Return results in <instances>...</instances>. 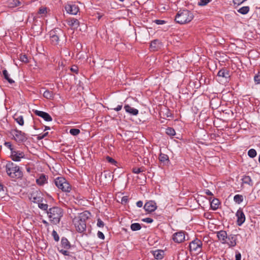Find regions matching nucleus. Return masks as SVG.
I'll use <instances>...</instances> for the list:
<instances>
[{
    "instance_id": "obj_42",
    "label": "nucleus",
    "mask_w": 260,
    "mask_h": 260,
    "mask_svg": "<svg viewBox=\"0 0 260 260\" xmlns=\"http://www.w3.org/2000/svg\"><path fill=\"white\" fill-rule=\"evenodd\" d=\"M144 171V168H133L132 169V172L135 174H139Z\"/></svg>"
},
{
    "instance_id": "obj_49",
    "label": "nucleus",
    "mask_w": 260,
    "mask_h": 260,
    "mask_svg": "<svg viewBox=\"0 0 260 260\" xmlns=\"http://www.w3.org/2000/svg\"><path fill=\"white\" fill-rule=\"evenodd\" d=\"M48 135V132L45 133L44 134H43L42 135L40 134L38 136L37 139L38 140H41L44 139V138H45L46 137H47Z\"/></svg>"
},
{
    "instance_id": "obj_13",
    "label": "nucleus",
    "mask_w": 260,
    "mask_h": 260,
    "mask_svg": "<svg viewBox=\"0 0 260 260\" xmlns=\"http://www.w3.org/2000/svg\"><path fill=\"white\" fill-rule=\"evenodd\" d=\"M33 112L36 115L42 118L46 121L49 122L52 120L51 116L47 112L38 110H34Z\"/></svg>"
},
{
    "instance_id": "obj_43",
    "label": "nucleus",
    "mask_w": 260,
    "mask_h": 260,
    "mask_svg": "<svg viewBox=\"0 0 260 260\" xmlns=\"http://www.w3.org/2000/svg\"><path fill=\"white\" fill-rule=\"evenodd\" d=\"M57 250L59 253L62 254L63 255H65V256L70 255V252L67 250H64L63 249H59V248H57Z\"/></svg>"
},
{
    "instance_id": "obj_61",
    "label": "nucleus",
    "mask_w": 260,
    "mask_h": 260,
    "mask_svg": "<svg viewBox=\"0 0 260 260\" xmlns=\"http://www.w3.org/2000/svg\"><path fill=\"white\" fill-rule=\"evenodd\" d=\"M4 186L1 182H0V191L4 190Z\"/></svg>"
},
{
    "instance_id": "obj_26",
    "label": "nucleus",
    "mask_w": 260,
    "mask_h": 260,
    "mask_svg": "<svg viewBox=\"0 0 260 260\" xmlns=\"http://www.w3.org/2000/svg\"><path fill=\"white\" fill-rule=\"evenodd\" d=\"M21 3L19 0H8L7 4L8 7L11 8H14L21 5Z\"/></svg>"
},
{
    "instance_id": "obj_50",
    "label": "nucleus",
    "mask_w": 260,
    "mask_h": 260,
    "mask_svg": "<svg viewBox=\"0 0 260 260\" xmlns=\"http://www.w3.org/2000/svg\"><path fill=\"white\" fill-rule=\"evenodd\" d=\"M142 221L148 223H151L153 221V220L151 218L147 217L145 218H143Z\"/></svg>"
},
{
    "instance_id": "obj_22",
    "label": "nucleus",
    "mask_w": 260,
    "mask_h": 260,
    "mask_svg": "<svg viewBox=\"0 0 260 260\" xmlns=\"http://www.w3.org/2000/svg\"><path fill=\"white\" fill-rule=\"evenodd\" d=\"M217 76L218 77L228 79L230 77V71L225 68H222L218 71Z\"/></svg>"
},
{
    "instance_id": "obj_20",
    "label": "nucleus",
    "mask_w": 260,
    "mask_h": 260,
    "mask_svg": "<svg viewBox=\"0 0 260 260\" xmlns=\"http://www.w3.org/2000/svg\"><path fill=\"white\" fill-rule=\"evenodd\" d=\"M90 215V213L89 212L87 211H85L79 214L77 217L75 218L79 220V221H82L83 222H86V221L89 218Z\"/></svg>"
},
{
    "instance_id": "obj_47",
    "label": "nucleus",
    "mask_w": 260,
    "mask_h": 260,
    "mask_svg": "<svg viewBox=\"0 0 260 260\" xmlns=\"http://www.w3.org/2000/svg\"><path fill=\"white\" fill-rule=\"evenodd\" d=\"M211 1L212 0H199L198 5L202 6H205Z\"/></svg>"
},
{
    "instance_id": "obj_15",
    "label": "nucleus",
    "mask_w": 260,
    "mask_h": 260,
    "mask_svg": "<svg viewBox=\"0 0 260 260\" xmlns=\"http://www.w3.org/2000/svg\"><path fill=\"white\" fill-rule=\"evenodd\" d=\"M173 241L177 243H180L185 240V232L180 231L176 232L173 235Z\"/></svg>"
},
{
    "instance_id": "obj_3",
    "label": "nucleus",
    "mask_w": 260,
    "mask_h": 260,
    "mask_svg": "<svg viewBox=\"0 0 260 260\" xmlns=\"http://www.w3.org/2000/svg\"><path fill=\"white\" fill-rule=\"evenodd\" d=\"M193 13L187 9L180 10L176 14L175 20L179 24H184L190 22L193 18Z\"/></svg>"
},
{
    "instance_id": "obj_52",
    "label": "nucleus",
    "mask_w": 260,
    "mask_h": 260,
    "mask_svg": "<svg viewBox=\"0 0 260 260\" xmlns=\"http://www.w3.org/2000/svg\"><path fill=\"white\" fill-rule=\"evenodd\" d=\"M154 22H155L156 24L161 25L165 24L166 21L163 20L156 19L154 20Z\"/></svg>"
},
{
    "instance_id": "obj_34",
    "label": "nucleus",
    "mask_w": 260,
    "mask_h": 260,
    "mask_svg": "<svg viewBox=\"0 0 260 260\" xmlns=\"http://www.w3.org/2000/svg\"><path fill=\"white\" fill-rule=\"evenodd\" d=\"M234 201L236 203L240 204L243 201V196L241 194H236L234 197Z\"/></svg>"
},
{
    "instance_id": "obj_53",
    "label": "nucleus",
    "mask_w": 260,
    "mask_h": 260,
    "mask_svg": "<svg viewBox=\"0 0 260 260\" xmlns=\"http://www.w3.org/2000/svg\"><path fill=\"white\" fill-rule=\"evenodd\" d=\"M246 0H233V3L235 5H240Z\"/></svg>"
},
{
    "instance_id": "obj_31",
    "label": "nucleus",
    "mask_w": 260,
    "mask_h": 260,
    "mask_svg": "<svg viewBox=\"0 0 260 260\" xmlns=\"http://www.w3.org/2000/svg\"><path fill=\"white\" fill-rule=\"evenodd\" d=\"M242 180V183L244 184H247L250 186L253 185V183H252L251 178L249 176L244 175L243 177Z\"/></svg>"
},
{
    "instance_id": "obj_6",
    "label": "nucleus",
    "mask_w": 260,
    "mask_h": 260,
    "mask_svg": "<svg viewBox=\"0 0 260 260\" xmlns=\"http://www.w3.org/2000/svg\"><path fill=\"white\" fill-rule=\"evenodd\" d=\"M10 134L13 136L15 141L18 143H24L27 140L26 134L17 129L11 130Z\"/></svg>"
},
{
    "instance_id": "obj_45",
    "label": "nucleus",
    "mask_w": 260,
    "mask_h": 260,
    "mask_svg": "<svg viewBox=\"0 0 260 260\" xmlns=\"http://www.w3.org/2000/svg\"><path fill=\"white\" fill-rule=\"evenodd\" d=\"M254 80L256 84H260V72L254 76Z\"/></svg>"
},
{
    "instance_id": "obj_16",
    "label": "nucleus",
    "mask_w": 260,
    "mask_h": 260,
    "mask_svg": "<svg viewBox=\"0 0 260 260\" xmlns=\"http://www.w3.org/2000/svg\"><path fill=\"white\" fill-rule=\"evenodd\" d=\"M239 235L230 234L228 235L226 244L230 247H235L237 245V237Z\"/></svg>"
},
{
    "instance_id": "obj_7",
    "label": "nucleus",
    "mask_w": 260,
    "mask_h": 260,
    "mask_svg": "<svg viewBox=\"0 0 260 260\" xmlns=\"http://www.w3.org/2000/svg\"><path fill=\"white\" fill-rule=\"evenodd\" d=\"M202 241L198 238H196L190 242L189 245V250L190 251H194L198 254L202 251Z\"/></svg>"
},
{
    "instance_id": "obj_64",
    "label": "nucleus",
    "mask_w": 260,
    "mask_h": 260,
    "mask_svg": "<svg viewBox=\"0 0 260 260\" xmlns=\"http://www.w3.org/2000/svg\"><path fill=\"white\" fill-rule=\"evenodd\" d=\"M26 170H27V171L29 172L30 171V168H27Z\"/></svg>"
},
{
    "instance_id": "obj_59",
    "label": "nucleus",
    "mask_w": 260,
    "mask_h": 260,
    "mask_svg": "<svg viewBox=\"0 0 260 260\" xmlns=\"http://www.w3.org/2000/svg\"><path fill=\"white\" fill-rule=\"evenodd\" d=\"M122 108V105H119L117 106V107L113 109V110H115L116 111H119L121 110Z\"/></svg>"
},
{
    "instance_id": "obj_21",
    "label": "nucleus",
    "mask_w": 260,
    "mask_h": 260,
    "mask_svg": "<svg viewBox=\"0 0 260 260\" xmlns=\"http://www.w3.org/2000/svg\"><path fill=\"white\" fill-rule=\"evenodd\" d=\"M67 23L69 25L73 27V28H77L80 25L79 20L74 18H69L67 20Z\"/></svg>"
},
{
    "instance_id": "obj_51",
    "label": "nucleus",
    "mask_w": 260,
    "mask_h": 260,
    "mask_svg": "<svg viewBox=\"0 0 260 260\" xmlns=\"http://www.w3.org/2000/svg\"><path fill=\"white\" fill-rule=\"evenodd\" d=\"M105 224L104 222L100 218L98 219L97 221V226L98 227H103L104 226Z\"/></svg>"
},
{
    "instance_id": "obj_36",
    "label": "nucleus",
    "mask_w": 260,
    "mask_h": 260,
    "mask_svg": "<svg viewBox=\"0 0 260 260\" xmlns=\"http://www.w3.org/2000/svg\"><path fill=\"white\" fill-rule=\"evenodd\" d=\"M166 133L170 136H174L176 134L175 129L172 127H168L166 128Z\"/></svg>"
},
{
    "instance_id": "obj_62",
    "label": "nucleus",
    "mask_w": 260,
    "mask_h": 260,
    "mask_svg": "<svg viewBox=\"0 0 260 260\" xmlns=\"http://www.w3.org/2000/svg\"><path fill=\"white\" fill-rule=\"evenodd\" d=\"M42 222H43L44 224H45V225H46V226H47V225H49V223H48L47 221H46V220H43L42 221Z\"/></svg>"
},
{
    "instance_id": "obj_4",
    "label": "nucleus",
    "mask_w": 260,
    "mask_h": 260,
    "mask_svg": "<svg viewBox=\"0 0 260 260\" xmlns=\"http://www.w3.org/2000/svg\"><path fill=\"white\" fill-rule=\"evenodd\" d=\"M55 185L62 191L70 192L71 186L64 177H58L54 180Z\"/></svg>"
},
{
    "instance_id": "obj_17",
    "label": "nucleus",
    "mask_w": 260,
    "mask_h": 260,
    "mask_svg": "<svg viewBox=\"0 0 260 260\" xmlns=\"http://www.w3.org/2000/svg\"><path fill=\"white\" fill-rule=\"evenodd\" d=\"M217 237L222 244H225L227 243L228 235L226 231L221 230L217 232Z\"/></svg>"
},
{
    "instance_id": "obj_12",
    "label": "nucleus",
    "mask_w": 260,
    "mask_h": 260,
    "mask_svg": "<svg viewBox=\"0 0 260 260\" xmlns=\"http://www.w3.org/2000/svg\"><path fill=\"white\" fill-rule=\"evenodd\" d=\"M64 8L66 12L71 15H76L79 11L78 6L75 4H67Z\"/></svg>"
},
{
    "instance_id": "obj_24",
    "label": "nucleus",
    "mask_w": 260,
    "mask_h": 260,
    "mask_svg": "<svg viewBox=\"0 0 260 260\" xmlns=\"http://www.w3.org/2000/svg\"><path fill=\"white\" fill-rule=\"evenodd\" d=\"M209 201L210 202L211 208L213 210H217L218 208L219 205L220 204L219 200L216 198H214L211 200V198H210Z\"/></svg>"
},
{
    "instance_id": "obj_54",
    "label": "nucleus",
    "mask_w": 260,
    "mask_h": 260,
    "mask_svg": "<svg viewBox=\"0 0 260 260\" xmlns=\"http://www.w3.org/2000/svg\"><path fill=\"white\" fill-rule=\"evenodd\" d=\"M97 235H98V237L100 239H102V240H104L105 239V236H104V234L102 232L98 231V232L97 233Z\"/></svg>"
},
{
    "instance_id": "obj_18",
    "label": "nucleus",
    "mask_w": 260,
    "mask_h": 260,
    "mask_svg": "<svg viewBox=\"0 0 260 260\" xmlns=\"http://www.w3.org/2000/svg\"><path fill=\"white\" fill-rule=\"evenodd\" d=\"M48 179V177L47 175L44 174H41L40 175L39 178L36 179V183L40 186L44 185L47 183Z\"/></svg>"
},
{
    "instance_id": "obj_30",
    "label": "nucleus",
    "mask_w": 260,
    "mask_h": 260,
    "mask_svg": "<svg viewBox=\"0 0 260 260\" xmlns=\"http://www.w3.org/2000/svg\"><path fill=\"white\" fill-rule=\"evenodd\" d=\"M13 118L15 121L19 124L20 125L22 126L24 124V120L23 116L22 115H18L17 114H15L13 116Z\"/></svg>"
},
{
    "instance_id": "obj_28",
    "label": "nucleus",
    "mask_w": 260,
    "mask_h": 260,
    "mask_svg": "<svg viewBox=\"0 0 260 260\" xmlns=\"http://www.w3.org/2000/svg\"><path fill=\"white\" fill-rule=\"evenodd\" d=\"M160 42L158 40H154L151 41L150 45L151 49L153 50H157L160 47Z\"/></svg>"
},
{
    "instance_id": "obj_25",
    "label": "nucleus",
    "mask_w": 260,
    "mask_h": 260,
    "mask_svg": "<svg viewBox=\"0 0 260 260\" xmlns=\"http://www.w3.org/2000/svg\"><path fill=\"white\" fill-rule=\"evenodd\" d=\"M61 246L66 249H69L71 248V244L66 237H62L61 239Z\"/></svg>"
},
{
    "instance_id": "obj_35",
    "label": "nucleus",
    "mask_w": 260,
    "mask_h": 260,
    "mask_svg": "<svg viewBox=\"0 0 260 260\" xmlns=\"http://www.w3.org/2000/svg\"><path fill=\"white\" fill-rule=\"evenodd\" d=\"M131 229L133 231H137L141 229V226L139 223H134L131 225Z\"/></svg>"
},
{
    "instance_id": "obj_8",
    "label": "nucleus",
    "mask_w": 260,
    "mask_h": 260,
    "mask_svg": "<svg viewBox=\"0 0 260 260\" xmlns=\"http://www.w3.org/2000/svg\"><path fill=\"white\" fill-rule=\"evenodd\" d=\"M24 157L25 154L23 151L17 150L15 148L11 152L10 157L14 161H20L21 159Z\"/></svg>"
},
{
    "instance_id": "obj_60",
    "label": "nucleus",
    "mask_w": 260,
    "mask_h": 260,
    "mask_svg": "<svg viewBox=\"0 0 260 260\" xmlns=\"http://www.w3.org/2000/svg\"><path fill=\"white\" fill-rule=\"evenodd\" d=\"M143 202L141 201H139L137 202L136 203V205L137 206V207L140 208V207H142L143 206Z\"/></svg>"
},
{
    "instance_id": "obj_46",
    "label": "nucleus",
    "mask_w": 260,
    "mask_h": 260,
    "mask_svg": "<svg viewBox=\"0 0 260 260\" xmlns=\"http://www.w3.org/2000/svg\"><path fill=\"white\" fill-rule=\"evenodd\" d=\"M4 145L7 147L8 148H9L11 152L12 151V150H13L14 149L13 146L12 145L11 142H5L4 143Z\"/></svg>"
},
{
    "instance_id": "obj_14",
    "label": "nucleus",
    "mask_w": 260,
    "mask_h": 260,
    "mask_svg": "<svg viewBox=\"0 0 260 260\" xmlns=\"http://www.w3.org/2000/svg\"><path fill=\"white\" fill-rule=\"evenodd\" d=\"M156 208V204L153 201H149L147 202L144 206V209L148 213H151L154 211Z\"/></svg>"
},
{
    "instance_id": "obj_27",
    "label": "nucleus",
    "mask_w": 260,
    "mask_h": 260,
    "mask_svg": "<svg viewBox=\"0 0 260 260\" xmlns=\"http://www.w3.org/2000/svg\"><path fill=\"white\" fill-rule=\"evenodd\" d=\"M154 258L156 259H161L164 257V251L162 250H156L152 251Z\"/></svg>"
},
{
    "instance_id": "obj_23",
    "label": "nucleus",
    "mask_w": 260,
    "mask_h": 260,
    "mask_svg": "<svg viewBox=\"0 0 260 260\" xmlns=\"http://www.w3.org/2000/svg\"><path fill=\"white\" fill-rule=\"evenodd\" d=\"M158 159L164 165H168L170 164L168 155L161 152L159 154Z\"/></svg>"
},
{
    "instance_id": "obj_41",
    "label": "nucleus",
    "mask_w": 260,
    "mask_h": 260,
    "mask_svg": "<svg viewBox=\"0 0 260 260\" xmlns=\"http://www.w3.org/2000/svg\"><path fill=\"white\" fill-rule=\"evenodd\" d=\"M80 133V131L78 128H71L70 130V133L73 136H76L79 135Z\"/></svg>"
},
{
    "instance_id": "obj_40",
    "label": "nucleus",
    "mask_w": 260,
    "mask_h": 260,
    "mask_svg": "<svg viewBox=\"0 0 260 260\" xmlns=\"http://www.w3.org/2000/svg\"><path fill=\"white\" fill-rule=\"evenodd\" d=\"M106 159L108 162H109V163L113 165L117 166L118 164V162L114 159L110 157L109 156H107L106 157Z\"/></svg>"
},
{
    "instance_id": "obj_44",
    "label": "nucleus",
    "mask_w": 260,
    "mask_h": 260,
    "mask_svg": "<svg viewBox=\"0 0 260 260\" xmlns=\"http://www.w3.org/2000/svg\"><path fill=\"white\" fill-rule=\"evenodd\" d=\"M52 235L53 237L54 240L56 242H58L59 240V236L56 231L53 230L52 232Z\"/></svg>"
},
{
    "instance_id": "obj_56",
    "label": "nucleus",
    "mask_w": 260,
    "mask_h": 260,
    "mask_svg": "<svg viewBox=\"0 0 260 260\" xmlns=\"http://www.w3.org/2000/svg\"><path fill=\"white\" fill-rule=\"evenodd\" d=\"M71 71L73 72H74V73L77 74L78 72V67L76 66H73L71 68Z\"/></svg>"
},
{
    "instance_id": "obj_1",
    "label": "nucleus",
    "mask_w": 260,
    "mask_h": 260,
    "mask_svg": "<svg viewBox=\"0 0 260 260\" xmlns=\"http://www.w3.org/2000/svg\"><path fill=\"white\" fill-rule=\"evenodd\" d=\"M47 215L50 222L55 225L58 224L63 215V210L60 207L54 206L47 211Z\"/></svg>"
},
{
    "instance_id": "obj_39",
    "label": "nucleus",
    "mask_w": 260,
    "mask_h": 260,
    "mask_svg": "<svg viewBox=\"0 0 260 260\" xmlns=\"http://www.w3.org/2000/svg\"><path fill=\"white\" fill-rule=\"evenodd\" d=\"M19 60L24 63H28L29 61L27 56L26 54H20Z\"/></svg>"
},
{
    "instance_id": "obj_32",
    "label": "nucleus",
    "mask_w": 260,
    "mask_h": 260,
    "mask_svg": "<svg viewBox=\"0 0 260 260\" xmlns=\"http://www.w3.org/2000/svg\"><path fill=\"white\" fill-rule=\"evenodd\" d=\"M3 75L4 77V78L8 81V82L12 84L14 83V81L10 78L9 74H8L7 71L5 69L3 71Z\"/></svg>"
},
{
    "instance_id": "obj_29",
    "label": "nucleus",
    "mask_w": 260,
    "mask_h": 260,
    "mask_svg": "<svg viewBox=\"0 0 260 260\" xmlns=\"http://www.w3.org/2000/svg\"><path fill=\"white\" fill-rule=\"evenodd\" d=\"M55 94L52 91L46 90L43 93V96L48 100H52L54 98Z\"/></svg>"
},
{
    "instance_id": "obj_55",
    "label": "nucleus",
    "mask_w": 260,
    "mask_h": 260,
    "mask_svg": "<svg viewBox=\"0 0 260 260\" xmlns=\"http://www.w3.org/2000/svg\"><path fill=\"white\" fill-rule=\"evenodd\" d=\"M47 12L46 8H40L39 10L38 13L39 14H45Z\"/></svg>"
},
{
    "instance_id": "obj_57",
    "label": "nucleus",
    "mask_w": 260,
    "mask_h": 260,
    "mask_svg": "<svg viewBox=\"0 0 260 260\" xmlns=\"http://www.w3.org/2000/svg\"><path fill=\"white\" fill-rule=\"evenodd\" d=\"M236 260H241V254L239 252L236 253Z\"/></svg>"
},
{
    "instance_id": "obj_58",
    "label": "nucleus",
    "mask_w": 260,
    "mask_h": 260,
    "mask_svg": "<svg viewBox=\"0 0 260 260\" xmlns=\"http://www.w3.org/2000/svg\"><path fill=\"white\" fill-rule=\"evenodd\" d=\"M205 193H206V194H207L208 196H213V194L212 193V192L211 191H210L209 189H205Z\"/></svg>"
},
{
    "instance_id": "obj_2",
    "label": "nucleus",
    "mask_w": 260,
    "mask_h": 260,
    "mask_svg": "<svg viewBox=\"0 0 260 260\" xmlns=\"http://www.w3.org/2000/svg\"><path fill=\"white\" fill-rule=\"evenodd\" d=\"M6 171L7 175L12 179H21L23 173L20 167L12 161H8L6 165Z\"/></svg>"
},
{
    "instance_id": "obj_10",
    "label": "nucleus",
    "mask_w": 260,
    "mask_h": 260,
    "mask_svg": "<svg viewBox=\"0 0 260 260\" xmlns=\"http://www.w3.org/2000/svg\"><path fill=\"white\" fill-rule=\"evenodd\" d=\"M236 216L237 218V224L239 226H241L245 221V215L242 208H240L237 210Z\"/></svg>"
},
{
    "instance_id": "obj_48",
    "label": "nucleus",
    "mask_w": 260,
    "mask_h": 260,
    "mask_svg": "<svg viewBox=\"0 0 260 260\" xmlns=\"http://www.w3.org/2000/svg\"><path fill=\"white\" fill-rule=\"evenodd\" d=\"M128 197L127 196H123L121 198V203L123 205H125L128 202Z\"/></svg>"
},
{
    "instance_id": "obj_5",
    "label": "nucleus",
    "mask_w": 260,
    "mask_h": 260,
    "mask_svg": "<svg viewBox=\"0 0 260 260\" xmlns=\"http://www.w3.org/2000/svg\"><path fill=\"white\" fill-rule=\"evenodd\" d=\"M49 35L51 44L56 45L59 43V38L63 36V32L60 28H55L50 30Z\"/></svg>"
},
{
    "instance_id": "obj_63",
    "label": "nucleus",
    "mask_w": 260,
    "mask_h": 260,
    "mask_svg": "<svg viewBox=\"0 0 260 260\" xmlns=\"http://www.w3.org/2000/svg\"><path fill=\"white\" fill-rule=\"evenodd\" d=\"M50 129V127L48 126H45L44 131Z\"/></svg>"
},
{
    "instance_id": "obj_9",
    "label": "nucleus",
    "mask_w": 260,
    "mask_h": 260,
    "mask_svg": "<svg viewBox=\"0 0 260 260\" xmlns=\"http://www.w3.org/2000/svg\"><path fill=\"white\" fill-rule=\"evenodd\" d=\"M73 222L75 226L76 231L80 233H84L86 230V222L82 221H79L78 219L74 218L73 220Z\"/></svg>"
},
{
    "instance_id": "obj_19",
    "label": "nucleus",
    "mask_w": 260,
    "mask_h": 260,
    "mask_svg": "<svg viewBox=\"0 0 260 260\" xmlns=\"http://www.w3.org/2000/svg\"><path fill=\"white\" fill-rule=\"evenodd\" d=\"M124 108L127 113L131 115L136 116L139 113V110L137 109L131 107L129 105H125Z\"/></svg>"
},
{
    "instance_id": "obj_33",
    "label": "nucleus",
    "mask_w": 260,
    "mask_h": 260,
    "mask_svg": "<svg viewBox=\"0 0 260 260\" xmlns=\"http://www.w3.org/2000/svg\"><path fill=\"white\" fill-rule=\"evenodd\" d=\"M250 8L248 6H244L240 8L238 12L243 15H245L248 13L249 11Z\"/></svg>"
},
{
    "instance_id": "obj_38",
    "label": "nucleus",
    "mask_w": 260,
    "mask_h": 260,
    "mask_svg": "<svg viewBox=\"0 0 260 260\" xmlns=\"http://www.w3.org/2000/svg\"><path fill=\"white\" fill-rule=\"evenodd\" d=\"M257 152L254 149H250L248 151V155L251 158H254L256 156Z\"/></svg>"
},
{
    "instance_id": "obj_11",
    "label": "nucleus",
    "mask_w": 260,
    "mask_h": 260,
    "mask_svg": "<svg viewBox=\"0 0 260 260\" xmlns=\"http://www.w3.org/2000/svg\"><path fill=\"white\" fill-rule=\"evenodd\" d=\"M30 199L32 202L38 204L40 202H43L44 200L42 194L38 191L32 192L30 194Z\"/></svg>"
},
{
    "instance_id": "obj_37",
    "label": "nucleus",
    "mask_w": 260,
    "mask_h": 260,
    "mask_svg": "<svg viewBox=\"0 0 260 260\" xmlns=\"http://www.w3.org/2000/svg\"><path fill=\"white\" fill-rule=\"evenodd\" d=\"M38 207L40 209H41V210H42L43 211H46V213H47V211H48V204H44L43 202H40V203L38 204Z\"/></svg>"
}]
</instances>
